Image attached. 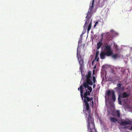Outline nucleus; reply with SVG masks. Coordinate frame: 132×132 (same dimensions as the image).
I'll return each mask as SVG.
<instances>
[{
    "mask_svg": "<svg viewBox=\"0 0 132 132\" xmlns=\"http://www.w3.org/2000/svg\"><path fill=\"white\" fill-rule=\"evenodd\" d=\"M90 85L86 80V82H84L82 85H81L80 88H78V90L80 89V95L82 99H84V102L87 103V101H89L92 98L89 97L90 95V93L92 90V87L88 85Z\"/></svg>",
    "mask_w": 132,
    "mask_h": 132,
    "instance_id": "nucleus-1",
    "label": "nucleus"
},
{
    "mask_svg": "<svg viewBox=\"0 0 132 132\" xmlns=\"http://www.w3.org/2000/svg\"><path fill=\"white\" fill-rule=\"evenodd\" d=\"M94 7V0H93L92 5L91 3H90L88 12L86 17V21L84 26H83L84 29H85L86 26H87L88 25L87 28V32L88 33L92 27V19H91V18L92 15L93 13Z\"/></svg>",
    "mask_w": 132,
    "mask_h": 132,
    "instance_id": "nucleus-2",
    "label": "nucleus"
},
{
    "mask_svg": "<svg viewBox=\"0 0 132 132\" xmlns=\"http://www.w3.org/2000/svg\"><path fill=\"white\" fill-rule=\"evenodd\" d=\"M88 117L86 119L87 122V128L88 132H96V129L95 128L94 122V119L92 117L90 114H88Z\"/></svg>",
    "mask_w": 132,
    "mask_h": 132,
    "instance_id": "nucleus-3",
    "label": "nucleus"
},
{
    "mask_svg": "<svg viewBox=\"0 0 132 132\" xmlns=\"http://www.w3.org/2000/svg\"><path fill=\"white\" fill-rule=\"evenodd\" d=\"M104 50L105 52H102L100 53V57L102 59H105L106 56H111L112 53L111 45H105L104 47Z\"/></svg>",
    "mask_w": 132,
    "mask_h": 132,
    "instance_id": "nucleus-4",
    "label": "nucleus"
},
{
    "mask_svg": "<svg viewBox=\"0 0 132 132\" xmlns=\"http://www.w3.org/2000/svg\"><path fill=\"white\" fill-rule=\"evenodd\" d=\"M91 98H92V99H91V100H90L89 101H87L86 100V101H87V103L84 102V99H82L83 102L85 104V105L86 106L85 110L86 112H85V114L86 115V117L87 115L88 114H90L91 113L90 110L89 108V104L88 103V102L91 101V103L92 105V106H93L94 105V103L93 101V97H91Z\"/></svg>",
    "mask_w": 132,
    "mask_h": 132,
    "instance_id": "nucleus-5",
    "label": "nucleus"
},
{
    "mask_svg": "<svg viewBox=\"0 0 132 132\" xmlns=\"http://www.w3.org/2000/svg\"><path fill=\"white\" fill-rule=\"evenodd\" d=\"M112 94V100L113 102H115L116 101V96L115 93L113 90H108L107 92V94L108 96H110Z\"/></svg>",
    "mask_w": 132,
    "mask_h": 132,
    "instance_id": "nucleus-6",
    "label": "nucleus"
},
{
    "mask_svg": "<svg viewBox=\"0 0 132 132\" xmlns=\"http://www.w3.org/2000/svg\"><path fill=\"white\" fill-rule=\"evenodd\" d=\"M91 73L90 71H89L88 72V74L86 76V79L88 83L90 85H93V83L90 79Z\"/></svg>",
    "mask_w": 132,
    "mask_h": 132,
    "instance_id": "nucleus-7",
    "label": "nucleus"
},
{
    "mask_svg": "<svg viewBox=\"0 0 132 132\" xmlns=\"http://www.w3.org/2000/svg\"><path fill=\"white\" fill-rule=\"evenodd\" d=\"M131 123L130 121L129 120H125L124 121H121L120 123V125L122 126H125L126 125H130Z\"/></svg>",
    "mask_w": 132,
    "mask_h": 132,
    "instance_id": "nucleus-8",
    "label": "nucleus"
},
{
    "mask_svg": "<svg viewBox=\"0 0 132 132\" xmlns=\"http://www.w3.org/2000/svg\"><path fill=\"white\" fill-rule=\"evenodd\" d=\"M78 47H77V57L78 60L79 62V63L80 65H82L84 63V61L83 59H82L81 57L79 59V56H80V55H79L78 54Z\"/></svg>",
    "mask_w": 132,
    "mask_h": 132,
    "instance_id": "nucleus-9",
    "label": "nucleus"
},
{
    "mask_svg": "<svg viewBox=\"0 0 132 132\" xmlns=\"http://www.w3.org/2000/svg\"><path fill=\"white\" fill-rule=\"evenodd\" d=\"M106 37L107 40L108 41L111 40L113 38L114 36L112 35L110 33H107L106 34Z\"/></svg>",
    "mask_w": 132,
    "mask_h": 132,
    "instance_id": "nucleus-10",
    "label": "nucleus"
},
{
    "mask_svg": "<svg viewBox=\"0 0 132 132\" xmlns=\"http://www.w3.org/2000/svg\"><path fill=\"white\" fill-rule=\"evenodd\" d=\"M112 54L111 55V57L114 59H116L119 57V55L118 54H113L112 52Z\"/></svg>",
    "mask_w": 132,
    "mask_h": 132,
    "instance_id": "nucleus-11",
    "label": "nucleus"
},
{
    "mask_svg": "<svg viewBox=\"0 0 132 132\" xmlns=\"http://www.w3.org/2000/svg\"><path fill=\"white\" fill-rule=\"evenodd\" d=\"M102 42L100 41L98 43H97V50H98L101 47V46L102 45Z\"/></svg>",
    "mask_w": 132,
    "mask_h": 132,
    "instance_id": "nucleus-12",
    "label": "nucleus"
},
{
    "mask_svg": "<svg viewBox=\"0 0 132 132\" xmlns=\"http://www.w3.org/2000/svg\"><path fill=\"white\" fill-rule=\"evenodd\" d=\"M107 0H99L98 3H100L101 6L104 5L105 2H106Z\"/></svg>",
    "mask_w": 132,
    "mask_h": 132,
    "instance_id": "nucleus-13",
    "label": "nucleus"
},
{
    "mask_svg": "<svg viewBox=\"0 0 132 132\" xmlns=\"http://www.w3.org/2000/svg\"><path fill=\"white\" fill-rule=\"evenodd\" d=\"M110 119L112 122H117L118 121L117 119L114 118L110 117Z\"/></svg>",
    "mask_w": 132,
    "mask_h": 132,
    "instance_id": "nucleus-14",
    "label": "nucleus"
},
{
    "mask_svg": "<svg viewBox=\"0 0 132 132\" xmlns=\"http://www.w3.org/2000/svg\"><path fill=\"white\" fill-rule=\"evenodd\" d=\"M129 96V94H127L126 92H124L122 94V98H124L128 96Z\"/></svg>",
    "mask_w": 132,
    "mask_h": 132,
    "instance_id": "nucleus-15",
    "label": "nucleus"
},
{
    "mask_svg": "<svg viewBox=\"0 0 132 132\" xmlns=\"http://www.w3.org/2000/svg\"><path fill=\"white\" fill-rule=\"evenodd\" d=\"M117 115L118 118H119L120 117V113L119 110H117Z\"/></svg>",
    "mask_w": 132,
    "mask_h": 132,
    "instance_id": "nucleus-16",
    "label": "nucleus"
},
{
    "mask_svg": "<svg viewBox=\"0 0 132 132\" xmlns=\"http://www.w3.org/2000/svg\"><path fill=\"white\" fill-rule=\"evenodd\" d=\"M94 60H95V61H96L97 62L98 61H99V58L98 56H95V59Z\"/></svg>",
    "mask_w": 132,
    "mask_h": 132,
    "instance_id": "nucleus-17",
    "label": "nucleus"
},
{
    "mask_svg": "<svg viewBox=\"0 0 132 132\" xmlns=\"http://www.w3.org/2000/svg\"><path fill=\"white\" fill-rule=\"evenodd\" d=\"M93 83H95L96 81V78L94 76L93 77Z\"/></svg>",
    "mask_w": 132,
    "mask_h": 132,
    "instance_id": "nucleus-18",
    "label": "nucleus"
},
{
    "mask_svg": "<svg viewBox=\"0 0 132 132\" xmlns=\"http://www.w3.org/2000/svg\"><path fill=\"white\" fill-rule=\"evenodd\" d=\"M121 84L119 83L118 84H117V86L118 88V89H120V88L121 87Z\"/></svg>",
    "mask_w": 132,
    "mask_h": 132,
    "instance_id": "nucleus-19",
    "label": "nucleus"
},
{
    "mask_svg": "<svg viewBox=\"0 0 132 132\" xmlns=\"http://www.w3.org/2000/svg\"><path fill=\"white\" fill-rule=\"evenodd\" d=\"M99 54V51H98L97 50L96 51V52L95 56H98Z\"/></svg>",
    "mask_w": 132,
    "mask_h": 132,
    "instance_id": "nucleus-20",
    "label": "nucleus"
},
{
    "mask_svg": "<svg viewBox=\"0 0 132 132\" xmlns=\"http://www.w3.org/2000/svg\"><path fill=\"white\" fill-rule=\"evenodd\" d=\"M118 101L119 103L120 104H121V101L120 99V98H118Z\"/></svg>",
    "mask_w": 132,
    "mask_h": 132,
    "instance_id": "nucleus-21",
    "label": "nucleus"
},
{
    "mask_svg": "<svg viewBox=\"0 0 132 132\" xmlns=\"http://www.w3.org/2000/svg\"><path fill=\"white\" fill-rule=\"evenodd\" d=\"M103 34H102L101 35V39L100 41H101V42H102V40L103 39Z\"/></svg>",
    "mask_w": 132,
    "mask_h": 132,
    "instance_id": "nucleus-22",
    "label": "nucleus"
},
{
    "mask_svg": "<svg viewBox=\"0 0 132 132\" xmlns=\"http://www.w3.org/2000/svg\"><path fill=\"white\" fill-rule=\"evenodd\" d=\"M80 71L81 72L82 70V65H80Z\"/></svg>",
    "mask_w": 132,
    "mask_h": 132,
    "instance_id": "nucleus-23",
    "label": "nucleus"
},
{
    "mask_svg": "<svg viewBox=\"0 0 132 132\" xmlns=\"http://www.w3.org/2000/svg\"><path fill=\"white\" fill-rule=\"evenodd\" d=\"M81 42H82V41L81 40H79V41H78V44H79L80 43L81 44ZM78 45H79V44H78ZM78 49H79V47L78 45Z\"/></svg>",
    "mask_w": 132,
    "mask_h": 132,
    "instance_id": "nucleus-24",
    "label": "nucleus"
},
{
    "mask_svg": "<svg viewBox=\"0 0 132 132\" xmlns=\"http://www.w3.org/2000/svg\"><path fill=\"white\" fill-rule=\"evenodd\" d=\"M95 61V60H93L92 62V65H93V63H94V62Z\"/></svg>",
    "mask_w": 132,
    "mask_h": 132,
    "instance_id": "nucleus-25",
    "label": "nucleus"
},
{
    "mask_svg": "<svg viewBox=\"0 0 132 132\" xmlns=\"http://www.w3.org/2000/svg\"><path fill=\"white\" fill-rule=\"evenodd\" d=\"M98 21H96V23H95V24H96L97 25V24H98Z\"/></svg>",
    "mask_w": 132,
    "mask_h": 132,
    "instance_id": "nucleus-26",
    "label": "nucleus"
},
{
    "mask_svg": "<svg viewBox=\"0 0 132 132\" xmlns=\"http://www.w3.org/2000/svg\"><path fill=\"white\" fill-rule=\"evenodd\" d=\"M94 72H95V70H94L93 71V75H94Z\"/></svg>",
    "mask_w": 132,
    "mask_h": 132,
    "instance_id": "nucleus-27",
    "label": "nucleus"
},
{
    "mask_svg": "<svg viewBox=\"0 0 132 132\" xmlns=\"http://www.w3.org/2000/svg\"><path fill=\"white\" fill-rule=\"evenodd\" d=\"M96 65H95L94 67V68H93L94 69H95L96 68Z\"/></svg>",
    "mask_w": 132,
    "mask_h": 132,
    "instance_id": "nucleus-28",
    "label": "nucleus"
},
{
    "mask_svg": "<svg viewBox=\"0 0 132 132\" xmlns=\"http://www.w3.org/2000/svg\"><path fill=\"white\" fill-rule=\"evenodd\" d=\"M95 84H94V85H93V88H94V87L95 86Z\"/></svg>",
    "mask_w": 132,
    "mask_h": 132,
    "instance_id": "nucleus-29",
    "label": "nucleus"
},
{
    "mask_svg": "<svg viewBox=\"0 0 132 132\" xmlns=\"http://www.w3.org/2000/svg\"><path fill=\"white\" fill-rule=\"evenodd\" d=\"M128 128V127H127V126H125V127H124V128H125V129H126V128Z\"/></svg>",
    "mask_w": 132,
    "mask_h": 132,
    "instance_id": "nucleus-30",
    "label": "nucleus"
},
{
    "mask_svg": "<svg viewBox=\"0 0 132 132\" xmlns=\"http://www.w3.org/2000/svg\"><path fill=\"white\" fill-rule=\"evenodd\" d=\"M130 129L132 130V126H131L130 127Z\"/></svg>",
    "mask_w": 132,
    "mask_h": 132,
    "instance_id": "nucleus-31",
    "label": "nucleus"
},
{
    "mask_svg": "<svg viewBox=\"0 0 132 132\" xmlns=\"http://www.w3.org/2000/svg\"><path fill=\"white\" fill-rule=\"evenodd\" d=\"M96 24H94V27H95L96 26Z\"/></svg>",
    "mask_w": 132,
    "mask_h": 132,
    "instance_id": "nucleus-32",
    "label": "nucleus"
},
{
    "mask_svg": "<svg viewBox=\"0 0 132 132\" xmlns=\"http://www.w3.org/2000/svg\"><path fill=\"white\" fill-rule=\"evenodd\" d=\"M124 87H123V89L122 90H123V89H124Z\"/></svg>",
    "mask_w": 132,
    "mask_h": 132,
    "instance_id": "nucleus-33",
    "label": "nucleus"
}]
</instances>
